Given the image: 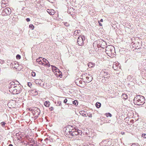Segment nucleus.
<instances>
[{"mask_svg":"<svg viewBox=\"0 0 146 146\" xmlns=\"http://www.w3.org/2000/svg\"><path fill=\"white\" fill-rule=\"evenodd\" d=\"M122 97L125 99H126L127 98V96L125 94H123L122 95Z\"/></svg>","mask_w":146,"mask_h":146,"instance_id":"393cba45","label":"nucleus"},{"mask_svg":"<svg viewBox=\"0 0 146 146\" xmlns=\"http://www.w3.org/2000/svg\"><path fill=\"white\" fill-rule=\"evenodd\" d=\"M40 112V110L39 109L35 108L33 112V115H39Z\"/></svg>","mask_w":146,"mask_h":146,"instance_id":"9b49d317","label":"nucleus"},{"mask_svg":"<svg viewBox=\"0 0 146 146\" xmlns=\"http://www.w3.org/2000/svg\"><path fill=\"white\" fill-rule=\"evenodd\" d=\"M96 106L98 108H99L101 106V104L99 102H97L96 104Z\"/></svg>","mask_w":146,"mask_h":146,"instance_id":"4be33fe9","label":"nucleus"},{"mask_svg":"<svg viewBox=\"0 0 146 146\" xmlns=\"http://www.w3.org/2000/svg\"><path fill=\"white\" fill-rule=\"evenodd\" d=\"M61 102V101H59L58 102L57 104H59L58 105L61 106L62 105Z\"/></svg>","mask_w":146,"mask_h":146,"instance_id":"4c0bfd02","label":"nucleus"},{"mask_svg":"<svg viewBox=\"0 0 146 146\" xmlns=\"http://www.w3.org/2000/svg\"><path fill=\"white\" fill-rule=\"evenodd\" d=\"M8 105L9 108H15L16 107V102L15 101L11 100L8 103Z\"/></svg>","mask_w":146,"mask_h":146,"instance_id":"0eeeda50","label":"nucleus"},{"mask_svg":"<svg viewBox=\"0 0 146 146\" xmlns=\"http://www.w3.org/2000/svg\"><path fill=\"white\" fill-rule=\"evenodd\" d=\"M63 23H64V24L67 27H68L69 26V24L68 23L63 22Z\"/></svg>","mask_w":146,"mask_h":146,"instance_id":"c85d7f7f","label":"nucleus"},{"mask_svg":"<svg viewBox=\"0 0 146 146\" xmlns=\"http://www.w3.org/2000/svg\"><path fill=\"white\" fill-rule=\"evenodd\" d=\"M53 108H53V107H51L50 108V110L51 111H52V110H53Z\"/></svg>","mask_w":146,"mask_h":146,"instance_id":"c03bdc74","label":"nucleus"},{"mask_svg":"<svg viewBox=\"0 0 146 146\" xmlns=\"http://www.w3.org/2000/svg\"><path fill=\"white\" fill-rule=\"evenodd\" d=\"M31 75L33 76L34 77L36 76L35 73L34 72H31Z\"/></svg>","mask_w":146,"mask_h":146,"instance_id":"473e14b6","label":"nucleus"},{"mask_svg":"<svg viewBox=\"0 0 146 146\" xmlns=\"http://www.w3.org/2000/svg\"><path fill=\"white\" fill-rule=\"evenodd\" d=\"M16 84H16V83H15V82L13 81L10 83L9 85V91H11V90H14Z\"/></svg>","mask_w":146,"mask_h":146,"instance_id":"9d476101","label":"nucleus"},{"mask_svg":"<svg viewBox=\"0 0 146 146\" xmlns=\"http://www.w3.org/2000/svg\"><path fill=\"white\" fill-rule=\"evenodd\" d=\"M80 33V30H76L74 31V35L76 36L78 34Z\"/></svg>","mask_w":146,"mask_h":146,"instance_id":"412c9836","label":"nucleus"},{"mask_svg":"<svg viewBox=\"0 0 146 146\" xmlns=\"http://www.w3.org/2000/svg\"><path fill=\"white\" fill-rule=\"evenodd\" d=\"M103 19H100V22H103Z\"/></svg>","mask_w":146,"mask_h":146,"instance_id":"3c124183","label":"nucleus"},{"mask_svg":"<svg viewBox=\"0 0 146 146\" xmlns=\"http://www.w3.org/2000/svg\"><path fill=\"white\" fill-rule=\"evenodd\" d=\"M48 0V1L50 2H52V1H51V0Z\"/></svg>","mask_w":146,"mask_h":146,"instance_id":"864d4df0","label":"nucleus"},{"mask_svg":"<svg viewBox=\"0 0 146 146\" xmlns=\"http://www.w3.org/2000/svg\"><path fill=\"white\" fill-rule=\"evenodd\" d=\"M11 13V10L9 7L5 8L2 10L1 13L2 15L6 16L10 15Z\"/></svg>","mask_w":146,"mask_h":146,"instance_id":"39448f33","label":"nucleus"},{"mask_svg":"<svg viewBox=\"0 0 146 146\" xmlns=\"http://www.w3.org/2000/svg\"><path fill=\"white\" fill-rule=\"evenodd\" d=\"M80 113L81 115H82L83 116L87 117L86 115V112L84 110L80 111Z\"/></svg>","mask_w":146,"mask_h":146,"instance_id":"f3484780","label":"nucleus"},{"mask_svg":"<svg viewBox=\"0 0 146 146\" xmlns=\"http://www.w3.org/2000/svg\"><path fill=\"white\" fill-rule=\"evenodd\" d=\"M16 57L17 59H19L21 58V56L19 54H17Z\"/></svg>","mask_w":146,"mask_h":146,"instance_id":"2f4dec72","label":"nucleus"},{"mask_svg":"<svg viewBox=\"0 0 146 146\" xmlns=\"http://www.w3.org/2000/svg\"><path fill=\"white\" fill-rule=\"evenodd\" d=\"M103 44H106V43L105 42H103Z\"/></svg>","mask_w":146,"mask_h":146,"instance_id":"5fc2aeb1","label":"nucleus"},{"mask_svg":"<svg viewBox=\"0 0 146 146\" xmlns=\"http://www.w3.org/2000/svg\"><path fill=\"white\" fill-rule=\"evenodd\" d=\"M14 64H15L16 65V66L18 67V64H17V65H16V63L15 62H14Z\"/></svg>","mask_w":146,"mask_h":146,"instance_id":"09e8293b","label":"nucleus"},{"mask_svg":"<svg viewBox=\"0 0 146 146\" xmlns=\"http://www.w3.org/2000/svg\"><path fill=\"white\" fill-rule=\"evenodd\" d=\"M29 141L30 143H33V144H31L30 145L31 146H37V145L36 144V145H35V141L33 139H30L29 140Z\"/></svg>","mask_w":146,"mask_h":146,"instance_id":"2eb2a0df","label":"nucleus"},{"mask_svg":"<svg viewBox=\"0 0 146 146\" xmlns=\"http://www.w3.org/2000/svg\"><path fill=\"white\" fill-rule=\"evenodd\" d=\"M22 86L19 83V84L16 85L15 89L14 90H11V92L13 93V94H16L20 93L21 91L22 90Z\"/></svg>","mask_w":146,"mask_h":146,"instance_id":"20e7f679","label":"nucleus"},{"mask_svg":"<svg viewBox=\"0 0 146 146\" xmlns=\"http://www.w3.org/2000/svg\"><path fill=\"white\" fill-rule=\"evenodd\" d=\"M43 61L44 62H45V64H47V63H49V62L48 61V60H47L46 59H45V58H43Z\"/></svg>","mask_w":146,"mask_h":146,"instance_id":"c756f323","label":"nucleus"},{"mask_svg":"<svg viewBox=\"0 0 146 146\" xmlns=\"http://www.w3.org/2000/svg\"><path fill=\"white\" fill-rule=\"evenodd\" d=\"M35 115V116L34 117V118H35V119H37L39 115Z\"/></svg>","mask_w":146,"mask_h":146,"instance_id":"ea45409f","label":"nucleus"},{"mask_svg":"<svg viewBox=\"0 0 146 146\" xmlns=\"http://www.w3.org/2000/svg\"><path fill=\"white\" fill-rule=\"evenodd\" d=\"M52 68V70L53 71H54L55 72H56L58 70V69L55 66L51 65Z\"/></svg>","mask_w":146,"mask_h":146,"instance_id":"a211bd4d","label":"nucleus"},{"mask_svg":"<svg viewBox=\"0 0 146 146\" xmlns=\"http://www.w3.org/2000/svg\"><path fill=\"white\" fill-rule=\"evenodd\" d=\"M45 65H47L48 67H50V63L49 62L48 63H47V64H46Z\"/></svg>","mask_w":146,"mask_h":146,"instance_id":"79ce46f5","label":"nucleus"},{"mask_svg":"<svg viewBox=\"0 0 146 146\" xmlns=\"http://www.w3.org/2000/svg\"><path fill=\"white\" fill-rule=\"evenodd\" d=\"M88 74L87 73H86V75L85 74H83L82 76H84V77H86V80H87L86 81V83H89L92 80V77L89 74H88V76L87 75Z\"/></svg>","mask_w":146,"mask_h":146,"instance_id":"6e6552de","label":"nucleus"},{"mask_svg":"<svg viewBox=\"0 0 146 146\" xmlns=\"http://www.w3.org/2000/svg\"><path fill=\"white\" fill-rule=\"evenodd\" d=\"M92 116V114H91L90 115V116H89V117H91Z\"/></svg>","mask_w":146,"mask_h":146,"instance_id":"6e6d98bb","label":"nucleus"},{"mask_svg":"<svg viewBox=\"0 0 146 146\" xmlns=\"http://www.w3.org/2000/svg\"><path fill=\"white\" fill-rule=\"evenodd\" d=\"M12 20L14 21H17L18 20V19L16 15H15L12 18Z\"/></svg>","mask_w":146,"mask_h":146,"instance_id":"b1692460","label":"nucleus"},{"mask_svg":"<svg viewBox=\"0 0 146 146\" xmlns=\"http://www.w3.org/2000/svg\"><path fill=\"white\" fill-rule=\"evenodd\" d=\"M74 9L72 7H70V9H68V13H71V12H73L74 11Z\"/></svg>","mask_w":146,"mask_h":146,"instance_id":"6ab92c4d","label":"nucleus"},{"mask_svg":"<svg viewBox=\"0 0 146 146\" xmlns=\"http://www.w3.org/2000/svg\"><path fill=\"white\" fill-rule=\"evenodd\" d=\"M121 134H122V135H123L125 134V133L123 132H121Z\"/></svg>","mask_w":146,"mask_h":146,"instance_id":"8fccbe9b","label":"nucleus"},{"mask_svg":"<svg viewBox=\"0 0 146 146\" xmlns=\"http://www.w3.org/2000/svg\"><path fill=\"white\" fill-rule=\"evenodd\" d=\"M28 86L29 87H30L31 88V86H32V84H31V83L30 82H29V83H28Z\"/></svg>","mask_w":146,"mask_h":146,"instance_id":"58836bf2","label":"nucleus"},{"mask_svg":"<svg viewBox=\"0 0 146 146\" xmlns=\"http://www.w3.org/2000/svg\"><path fill=\"white\" fill-rule=\"evenodd\" d=\"M105 50L106 53L110 57H111L112 54L114 55V54L115 53L114 47L111 45L107 46Z\"/></svg>","mask_w":146,"mask_h":146,"instance_id":"f03ea898","label":"nucleus"},{"mask_svg":"<svg viewBox=\"0 0 146 146\" xmlns=\"http://www.w3.org/2000/svg\"><path fill=\"white\" fill-rule=\"evenodd\" d=\"M43 86H44V84H43Z\"/></svg>","mask_w":146,"mask_h":146,"instance_id":"bf43d9fd","label":"nucleus"},{"mask_svg":"<svg viewBox=\"0 0 146 146\" xmlns=\"http://www.w3.org/2000/svg\"><path fill=\"white\" fill-rule=\"evenodd\" d=\"M72 104L76 106L78 105V102L77 100H74L72 102Z\"/></svg>","mask_w":146,"mask_h":146,"instance_id":"5701e85b","label":"nucleus"},{"mask_svg":"<svg viewBox=\"0 0 146 146\" xmlns=\"http://www.w3.org/2000/svg\"><path fill=\"white\" fill-rule=\"evenodd\" d=\"M68 100L66 99H65L64 101V103H66Z\"/></svg>","mask_w":146,"mask_h":146,"instance_id":"a19ab883","label":"nucleus"},{"mask_svg":"<svg viewBox=\"0 0 146 146\" xmlns=\"http://www.w3.org/2000/svg\"><path fill=\"white\" fill-rule=\"evenodd\" d=\"M55 75H56L57 77H59L60 78H61L62 76V72L59 69L58 70L56 71V73H55Z\"/></svg>","mask_w":146,"mask_h":146,"instance_id":"ddd939ff","label":"nucleus"},{"mask_svg":"<svg viewBox=\"0 0 146 146\" xmlns=\"http://www.w3.org/2000/svg\"><path fill=\"white\" fill-rule=\"evenodd\" d=\"M95 66V64L94 63L92 62H90L88 64V66L90 68L93 67Z\"/></svg>","mask_w":146,"mask_h":146,"instance_id":"dca6fc26","label":"nucleus"},{"mask_svg":"<svg viewBox=\"0 0 146 146\" xmlns=\"http://www.w3.org/2000/svg\"><path fill=\"white\" fill-rule=\"evenodd\" d=\"M101 73L104 78H108L110 77L109 73L107 72V70L106 69L103 70L101 72Z\"/></svg>","mask_w":146,"mask_h":146,"instance_id":"1a4fd4ad","label":"nucleus"},{"mask_svg":"<svg viewBox=\"0 0 146 146\" xmlns=\"http://www.w3.org/2000/svg\"><path fill=\"white\" fill-rule=\"evenodd\" d=\"M15 82V83H16V84H19V82L17 81H15V82Z\"/></svg>","mask_w":146,"mask_h":146,"instance_id":"a18cd8bd","label":"nucleus"},{"mask_svg":"<svg viewBox=\"0 0 146 146\" xmlns=\"http://www.w3.org/2000/svg\"><path fill=\"white\" fill-rule=\"evenodd\" d=\"M79 81V82L80 83V84L78 85V86H81V85H82V83H83V82H82V80H79V81H78V80H76V82H78Z\"/></svg>","mask_w":146,"mask_h":146,"instance_id":"a878e982","label":"nucleus"},{"mask_svg":"<svg viewBox=\"0 0 146 146\" xmlns=\"http://www.w3.org/2000/svg\"><path fill=\"white\" fill-rule=\"evenodd\" d=\"M8 146H13L12 144H10Z\"/></svg>","mask_w":146,"mask_h":146,"instance_id":"603ef678","label":"nucleus"},{"mask_svg":"<svg viewBox=\"0 0 146 146\" xmlns=\"http://www.w3.org/2000/svg\"><path fill=\"white\" fill-rule=\"evenodd\" d=\"M26 21H27V22H29L30 21V19L29 18H27L26 19Z\"/></svg>","mask_w":146,"mask_h":146,"instance_id":"37998d69","label":"nucleus"},{"mask_svg":"<svg viewBox=\"0 0 146 146\" xmlns=\"http://www.w3.org/2000/svg\"><path fill=\"white\" fill-rule=\"evenodd\" d=\"M69 133L71 135L75 136L78 135H81L82 132V131L77 128H74L69 131Z\"/></svg>","mask_w":146,"mask_h":146,"instance_id":"7ed1b4c3","label":"nucleus"},{"mask_svg":"<svg viewBox=\"0 0 146 146\" xmlns=\"http://www.w3.org/2000/svg\"><path fill=\"white\" fill-rule=\"evenodd\" d=\"M85 40V37L84 36L78 37L77 39V43L79 45L82 46L83 44L84 40Z\"/></svg>","mask_w":146,"mask_h":146,"instance_id":"423d86ee","label":"nucleus"},{"mask_svg":"<svg viewBox=\"0 0 146 146\" xmlns=\"http://www.w3.org/2000/svg\"><path fill=\"white\" fill-rule=\"evenodd\" d=\"M131 121H133V120H131Z\"/></svg>","mask_w":146,"mask_h":146,"instance_id":"13d9d810","label":"nucleus"},{"mask_svg":"<svg viewBox=\"0 0 146 146\" xmlns=\"http://www.w3.org/2000/svg\"><path fill=\"white\" fill-rule=\"evenodd\" d=\"M133 101L135 105L138 106L142 105L145 103V99L143 96L137 95L135 97Z\"/></svg>","mask_w":146,"mask_h":146,"instance_id":"f257e3e1","label":"nucleus"},{"mask_svg":"<svg viewBox=\"0 0 146 146\" xmlns=\"http://www.w3.org/2000/svg\"><path fill=\"white\" fill-rule=\"evenodd\" d=\"M142 137H143L145 139H146V134H145V133L143 134L142 135Z\"/></svg>","mask_w":146,"mask_h":146,"instance_id":"72a5a7b5","label":"nucleus"},{"mask_svg":"<svg viewBox=\"0 0 146 146\" xmlns=\"http://www.w3.org/2000/svg\"><path fill=\"white\" fill-rule=\"evenodd\" d=\"M29 28L32 29H33L34 26L32 24H31L29 25Z\"/></svg>","mask_w":146,"mask_h":146,"instance_id":"cd10ccee","label":"nucleus"},{"mask_svg":"<svg viewBox=\"0 0 146 146\" xmlns=\"http://www.w3.org/2000/svg\"><path fill=\"white\" fill-rule=\"evenodd\" d=\"M105 141V142H107V141Z\"/></svg>","mask_w":146,"mask_h":146,"instance_id":"4d7b16f0","label":"nucleus"},{"mask_svg":"<svg viewBox=\"0 0 146 146\" xmlns=\"http://www.w3.org/2000/svg\"><path fill=\"white\" fill-rule=\"evenodd\" d=\"M98 23H99V25H100V26H102V24L101 23H100V22L99 21V22H98Z\"/></svg>","mask_w":146,"mask_h":146,"instance_id":"49530a36","label":"nucleus"},{"mask_svg":"<svg viewBox=\"0 0 146 146\" xmlns=\"http://www.w3.org/2000/svg\"><path fill=\"white\" fill-rule=\"evenodd\" d=\"M131 146H139V145H138L137 144H136L134 143Z\"/></svg>","mask_w":146,"mask_h":146,"instance_id":"c9c22d12","label":"nucleus"},{"mask_svg":"<svg viewBox=\"0 0 146 146\" xmlns=\"http://www.w3.org/2000/svg\"><path fill=\"white\" fill-rule=\"evenodd\" d=\"M47 11L50 15H53L55 13V11L53 9H47Z\"/></svg>","mask_w":146,"mask_h":146,"instance_id":"4468645a","label":"nucleus"},{"mask_svg":"<svg viewBox=\"0 0 146 146\" xmlns=\"http://www.w3.org/2000/svg\"><path fill=\"white\" fill-rule=\"evenodd\" d=\"M1 124L2 126H3L5 124V123L3 121L1 122Z\"/></svg>","mask_w":146,"mask_h":146,"instance_id":"f704fd0d","label":"nucleus"},{"mask_svg":"<svg viewBox=\"0 0 146 146\" xmlns=\"http://www.w3.org/2000/svg\"><path fill=\"white\" fill-rule=\"evenodd\" d=\"M35 108V107H33L32 108H30L29 109V110L30 111H31L32 113H33V112Z\"/></svg>","mask_w":146,"mask_h":146,"instance_id":"bb28decb","label":"nucleus"},{"mask_svg":"<svg viewBox=\"0 0 146 146\" xmlns=\"http://www.w3.org/2000/svg\"><path fill=\"white\" fill-rule=\"evenodd\" d=\"M44 105L46 107H49L50 105V102L49 101H45L44 103Z\"/></svg>","mask_w":146,"mask_h":146,"instance_id":"aec40b11","label":"nucleus"},{"mask_svg":"<svg viewBox=\"0 0 146 146\" xmlns=\"http://www.w3.org/2000/svg\"><path fill=\"white\" fill-rule=\"evenodd\" d=\"M106 116L107 117H108L109 116L110 117H111L112 116L111 114L110 113H108L106 114Z\"/></svg>","mask_w":146,"mask_h":146,"instance_id":"7c9ffc66","label":"nucleus"},{"mask_svg":"<svg viewBox=\"0 0 146 146\" xmlns=\"http://www.w3.org/2000/svg\"><path fill=\"white\" fill-rule=\"evenodd\" d=\"M38 63L39 64L41 65H43L44 64V63L42 62L41 60H40V61H39Z\"/></svg>","mask_w":146,"mask_h":146,"instance_id":"e433bc0d","label":"nucleus"},{"mask_svg":"<svg viewBox=\"0 0 146 146\" xmlns=\"http://www.w3.org/2000/svg\"><path fill=\"white\" fill-rule=\"evenodd\" d=\"M40 60H39V59H36V61L37 62H38V63H39V61H40Z\"/></svg>","mask_w":146,"mask_h":146,"instance_id":"de8ad7c7","label":"nucleus"},{"mask_svg":"<svg viewBox=\"0 0 146 146\" xmlns=\"http://www.w3.org/2000/svg\"><path fill=\"white\" fill-rule=\"evenodd\" d=\"M127 79L131 82H134L135 81V79L133 78V76L129 75L127 76Z\"/></svg>","mask_w":146,"mask_h":146,"instance_id":"f8f14e48","label":"nucleus"}]
</instances>
